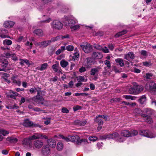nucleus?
Masks as SVG:
<instances>
[{"label": "nucleus", "mask_w": 156, "mask_h": 156, "mask_svg": "<svg viewBox=\"0 0 156 156\" xmlns=\"http://www.w3.org/2000/svg\"><path fill=\"white\" fill-rule=\"evenodd\" d=\"M79 58V53L78 52H75L74 54V55L73 56V58L75 59Z\"/></svg>", "instance_id": "69168bd1"}, {"label": "nucleus", "mask_w": 156, "mask_h": 156, "mask_svg": "<svg viewBox=\"0 0 156 156\" xmlns=\"http://www.w3.org/2000/svg\"><path fill=\"white\" fill-rule=\"evenodd\" d=\"M142 110L139 108H136L133 111V113L136 116L138 115L141 116V114H143L142 113Z\"/></svg>", "instance_id": "a878e982"}, {"label": "nucleus", "mask_w": 156, "mask_h": 156, "mask_svg": "<svg viewBox=\"0 0 156 156\" xmlns=\"http://www.w3.org/2000/svg\"><path fill=\"white\" fill-rule=\"evenodd\" d=\"M101 69V68L100 66H98L96 68H92L91 69L90 71V74L91 75L94 76L96 73H98Z\"/></svg>", "instance_id": "f3484780"}, {"label": "nucleus", "mask_w": 156, "mask_h": 156, "mask_svg": "<svg viewBox=\"0 0 156 156\" xmlns=\"http://www.w3.org/2000/svg\"><path fill=\"white\" fill-rule=\"evenodd\" d=\"M76 23V21L72 19H67L64 22V24L66 26L71 27L75 25Z\"/></svg>", "instance_id": "9b49d317"}, {"label": "nucleus", "mask_w": 156, "mask_h": 156, "mask_svg": "<svg viewBox=\"0 0 156 156\" xmlns=\"http://www.w3.org/2000/svg\"><path fill=\"white\" fill-rule=\"evenodd\" d=\"M60 39L59 36H57L55 37H54L51 39V40L52 42H55V41H57L58 39Z\"/></svg>", "instance_id": "774afa93"}, {"label": "nucleus", "mask_w": 156, "mask_h": 156, "mask_svg": "<svg viewBox=\"0 0 156 156\" xmlns=\"http://www.w3.org/2000/svg\"><path fill=\"white\" fill-rule=\"evenodd\" d=\"M140 54L141 55L144 56H147V52L144 50H141L140 52Z\"/></svg>", "instance_id": "8fccbe9b"}, {"label": "nucleus", "mask_w": 156, "mask_h": 156, "mask_svg": "<svg viewBox=\"0 0 156 156\" xmlns=\"http://www.w3.org/2000/svg\"><path fill=\"white\" fill-rule=\"evenodd\" d=\"M62 111L63 113H68L69 112V110L66 108L65 107H63L62 108Z\"/></svg>", "instance_id": "5fc2aeb1"}, {"label": "nucleus", "mask_w": 156, "mask_h": 156, "mask_svg": "<svg viewBox=\"0 0 156 156\" xmlns=\"http://www.w3.org/2000/svg\"><path fill=\"white\" fill-rule=\"evenodd\" d=\"M80 47L87 53H88L91 51L92 46L86 42H83L80 45Z\"/></svg>", "instance_id": "20e7f679"}, {"label": "nucleus", "mask_w": 156, "mask_h": 156, "mask_svg": "<svg viewBox=\"0 0 156 156\" xmlns=\"http://www.w3.org/2000/svg\"><path fill=\"white\" fill-rule=\"evenodd\" d=\"M51 26L53 28L60 30L62 27L63 24L59 21L55 20L52 22Z\"/></svg>", "instance_id": "0eeeda50"}, {"label": "nucleus", "mask_w": 156, "mask_h": 156, "mask_svg": "<svg viewBox=\"0 0 156 156\" xmlns=\"http://www.w3.org/2000/svg\"><path fill=\"white\" fill-rule=\"evenodd\" d=\"M48 66V64L47 63H44L41 65V67H40V70L43 71L46 69Z\"/></svg>", "instance_id": "4c0bfd02"}, {"label": "nucleus", "mask_w": 156, "mask_h": 156, "mask_svg": "<svg viewBox=\"0 0 156 156\" xmlns=\"http://www.w3.org/2000/svg\"><path fill=\"white\" fill-rule=\"evenodd\" d=\"M91 56L94 60L101 59L103 57L102 53L100 51H94Z\"/></svg>", "instance_id": "1a4fd4ad"}, {"label": "nucleus", "mask_w": 156, "mask_h": 156, "mask_svg": "<svg viewBox=\"0 0 156 156\" xmlns=\"http://www.w3.org/2000/svg\"><path fill=\"white\" fill-rule=\"evenodd\" d=\"M61 138L62 139H64L67 142H69L70 141V139H69V136H68V137H65L63 135H61L60 136Z\"/></svg>", "instance_id": "680f3d73"}, {"label": "nucleus", "mask_w": 156, "mask_h": 156, "mask_svg": "<svg viewBox=\"0 0 156 156\" xmlns=\"http://www.w3.org/2000/svg\"><path fill=\"white\" fill-rule=\"evenodd\" d=\"M142 114H141V117L148 123L153 122V120L151 118V115L153 113V110L149 108L144 109Z\"/></svg>", "instance_id": "f03ea898"}, {"label": "nucleus", "mask_w": 156, "mask_h": 156, "mask_svg": "<svg viewBox=\"0 0 156 156\" xmlns=\"http://www.w3.org/2000/svg\"><path fill=\"white\" fill-rule=\"evenodd\" d=\"M0 63L2 64V67L5 68L9 64V62L7 60L2 57V58L1 59Z\"/></svg>", "instance_id": "aec40b11"}, {"label": "nucleus", "mask_w": 156, "mask_h": 156, "mask_svg": "<svg viewBox=\"0 0 156 156\" xmlns=\"http://www.w3.org/2000/svg\"><path fill=\"white\" fill-rule=\"evenodd\" d=\"M109 139H116L119 136V134L116 132L108 134Z\"/></svg>", "instance_id": "c85d7f7f"}, {"label": "nucleus", "mask_w": 156, "mask_h": 156, "mask_svg": "<svg viewBox=\"0 0 156 156\" xmlns=\"http://www.w3.org/2000/svg\"><path fill=\"white\" fill-rule=\"evenodd\" d=\"M80 120H76L74 121V124L75 125L80 126Z\"/></svg>", "instance_id": "e2e57ef3"}, {"label": "nucleus", "mask_w": 156, "mask_h": 156, "mask_svg": "<svg viewBox=\"0 0 156 156\" xmlns=\"http://www.w3.org/2000/svg\"><path fill=\"white\" fill-rule=\"evenodd\" d=\"M114 70L116 73H120L121 72V71L119 70L115 66H114L113 67Z\"/></svg>", "instance_id": "338daca9"}, {"label": "nucleus", "mask_w": 156, "mask_h": 156, "mask_svg": "<svg viewBox=\"0 0 156 156\" xmlns=\"http://www.w3.org/2000/svg\"><path fill=\"white\" fill-rule=\"evenodd\" d=\"M63 148V146L62 143L58 142V143L57 146V148L58 150L60 151Z\"/></svg>", "instance_id": "a19ab883"}, {"label": "nucleus", "mask_w": 156, "mask_h": 156, "mask_svg": "<svg viewBox=\"0 0 156 156\" xmlns=\"http://www.w3.org/2000/svg\"><path fill=\"white\" fill-rule=\"evenodd\" d=\"M153 76L152 73H147L145 76L146 78L147 79H150V77Z\"/></svg>", "instance_id": "13d9d810"}, {"label": "nucleus", "mask_w": 156, "mask_h": 156, "mask_svg": "<svg viewBox=\"0 0 156 156\" xmlns=\"http://www.w3.org/2000/svg\"><path fill=\"white\" fill-rule=\"evenodd\" d=\"M87 142V140L85 139H82L80 140V139L77 141L76 144L78 145H81L83 142L85 144Z\"/></svg>", "instance_id": "c9c22d12"}, {"label": "nucleus", "mask_w": 156, "mask_h": 156, "mask_svg": "<svg viewBox=\"0 0 156 156\" xmlns=\"http://www.w3.org/2000/svg\"><path fill=\"white\" fill-rule=\"evenodd\" d=\"M115 61L117 65H119L121 67H123L125 65L123 60L122 58L116 59H115Z\"/></svg>", "instance_id": "412c9836"}, {"label": "nucleus", "mask_w": 156, "mask_h": 156, "mask_svg": "<svg viewBox=\"0 0 156 156\" xmlns=\"http://www.w3.org/2000/svg\"><path fill=\"white\" fill-rule=\"evenodd\" d=\"M121 134L124 137H129L130 136V132L128 130H123Z\"/></svg>", "instance_id": "7c9ffc66"}, {"label": "nucleus", "mask_w": 156, "mask_h": 156, "mask_svg": "<svg viewBox=\"0 0 156 156\" xmlns=\"http://www.w3.org/2000/svg\"><path fill=\"white\" fill-rule=\"evenodd\" d=\"M104 63L109 69L111 68V63L109 61L107 60H105L104 62Z\"/></svg>", "instance_id": "09e8293b"}, {"label": "nucleus", "mask_w": 156, "mask_h": 156, "mask_svg": "<svg viewBox=\"0 0 156 156\" xmlns=\"http://www.w3.org/2000/svg\"><path fill=\"white\" fill-rule=\"evenodd\" d=\"M30 140H31L29 139V137L28 138H24L23 139V142L24 144H25V145H26L29 143V141Z\"/></svg>", "instance_id": "864d4df0"}, {"label": "nucleus", "mask_w": 156, "mask_h": 156, "mask_svg": "<svg viewBox=\"0 0 156 156\" xmlns=\"http://www.w3.org/2000/svg\"><path fill=\"white\" fill-rule=\"evenodd\" d=\"M12 43V41L9 39H6L3 41V44L4 45H10Z\"/></svg>", "instance_id": "72a5a7b5"}, {"label": "nucleus", "mask_w": 156, "mask_h": 156, "mask_svg": "<svg viewBox=\"0 0 156 156\" xmlns=\"http://www.w3.org/2000/svg\"><path fill=\"white\" fill-rule=\"evenodd\" d=\"M19 108V106H18L16 105V104H14L13 105H9L7 106H6V108H8V109H12L14 108Z\"/></svg>", "instance_id": "e433bc0d"}, {"label": "nucleus", "mask_w": 156, "mask_h": 156, "mask_svg": "<svg viewBox=\"0 0 156 156\" xmlns=\"http://www.w3.org/2000/svg\"><path fill=\"white\" fill-rule=\"evenodd\" d=\"M29 90L31 94L35 93L37 91V95L33 97L32 100L38 103H41V104H43V101H44V99L43 97L41 95V94L42 93L41 88L38 87L37 88L34 87V88H31Z\"/></svg>", "instance_id": "f257e3e1"}, {"label": "nucleus", "mask_w": 156, "mask_h": 156, "mask_svg": "<svg viewBox=\"0 0 156 156\" xmlns=\"http://www.w3.org/2000/svg\"><path fill=\"white\" fill-rule=\"evenodd\" d=\"M70 27L71 29L73 30H76L79 29L80 27V26L79 25H76L71 26Z\"/></svg>", "instance_id": "c03bdc74"}, {"label": "nucleus", "mask_w": 156, "mask_h": 156, "mask_svg": "<svg viewBox=\"0 0 156 156\" xmlns=\"http://www.w3.org/2000/svg\"><path fill=\"white\" fill-rule=\"evenodd\" d=\"M51 67L55 73H61L62 70L60 67L59 66V63L58 62L52 65Z\"/></svg>", "instance_id": "ddd939ff"}, {"label": "nucleus", "mask_w": 156, "mask_h": 156, "mask_svg": "<svg viewBox=\"0 0 156 156\" xmlns=\"http://www.w3.org/2000/svg\"><path fill=\"white\" fill-rule=\"evenodd\" d=\"M9 133L8 131L5 130L4 129H1L0 130V133L4 136L8 134Z\"/></svg>", "instance_id": "ea45409f"}, {"label": "nucleus", "mask_w": 156, "mask_h": 156, "mask_svg": "<svg viewBox=\"0 0 156 156\" xmlns=\"http://www.w3.org/2000/svg\"><path fill=\"white\" fill-rule=\"evenodd\" d=\"M121 100V99L119 98H113L111 99V102H120Z\"/></svg>", "instance_id": "de8ad7c7"}, {"label": "nucleus", "mask_w": 156, "mask_h": 156, "mask_svg": "<svg viewBox=\"0 0 156 156\" xmlns=\"http://www.w3.org/2000/svg\"><path fill=\"white\" fill-rule=\"evenodd\" d=\"M44 142L41 140H36L34 141L33 144L36 148H41L43 145Z\"/></svg>", "instance_id": "4468645a"}, {"label": "nucleus", "mask_w": 156, "mask_h": 156, "mask_svg": "<svg viewBox=\"0 0 156 156\" xmlns=\"http://www.w3.org/2000/svg\"><path fill=\"white\" fill-rule=\"evenodd\" d=\"M47 142L48 145L52 148L55 147L56 145V142L54 140L52 139H48Z\"/></svg>", "instance_id": "4be33fe9"}, {"label": "nucleus", "mask_w": 156, "mask_h": 156, "mask_svg": "<svg viewBox=\"0 0 156 156\" xmlns=\"http://www.w3.org/2000/svg\"><path fill=\"white\" fill-rule=\"evenodd\" d=\"M8 33V30L5 29H2L0 30V35L1 37L5 38H10L9 36L6 35Z\"/></svg>", "instance_id": "9d476101"}, {"label": "nucleus", "mask_w": 156, "mask_h": 156, "mask_svg": "<svg viewBox=\"0 0 156 156\" xmlns=\"http://www.w3.org/2000/svg\"><path fill=\"white\" fill-rule=\"evenodd\" d=\"M6 140L10 143H15L17 142L18 140L16 138L12 137H8L6 138Z\"/></svg>", "instance_id": "cd10ccee"}, {"label": "nucleus", "mask_w": 156, "mask_h": 156, "mask_svg": "<svg viewBox=\"0 0 156 156\" xmlns=\"http://www.w3.org/2000/svg\"><path fill=\"white\" fill-rule=\"evenodd\" d=\"M41 153L44 156H48L50 153V149L48 145H44L41 149Z\"/></svg>", "instance_id": "6e6552de"}, {"label": "nucleus", "mask_w": 156, "mask_h": 156, "mask_svg": "<svg viewBox=\"0 0 156 156\" xmlns=\"http://www.w3.org/2000/svg\"><path fill=\"white\" fill-rule=\"evenodd\" d=\"M60 39H63L64 38H68L69 37V34H66V35L62 36L61 35L59 36Z\"/></svg>", "instance_id": "0e129e2a"}, {"label": "nucleus", "mask_w": 156, "mask_h": 156, "mask_svg": "<svg viewBox=\"0 0 156 156\" xmlns=\"http://www.w3.org/2000/svg\"><path fill=\"white\" fill-rule=\"evenodd\" d=\"M146 100V97L145 95L141 96L138 100V101L141 104H145Z\"/></svg>", "instance_id": "c756f323"}, {"label": "nucleus", "mask_w": 156, "mask_h": 156, "mask_svg": "<svg viewBox=\"0 0 156 156\" xmlns=\"http://www.w3.org/2000/svg\"><path fill=\"white\" fill-rule=\"evenodd\" d=\"M116 140L117 141L120 142H122L124 141V138L122 137H120L119 135V136L117 138Z\"/></svg>", "instance_id": "bf43d9fd"}, {"label": "nucleus", "mask_w": 156, "mask_h": 156, "mask_svg": "<svg viewBox=\"0 0 156 156\" xmlns=\"http://www.w3.org/2000/svg\"><path fill=\"white\" fill-rule=\"evenodd\" d=\"M77 80L79 82L80 81H85L86 82L87 80V79H85L83 76H80L77 79Z\"/></svg>", "instance_id": "a18cd8bd"}, {"label": "nucleus", "mask_w": 156, "mask_h": 156, "mask_svg": "<svg viewBox=\"0 0 156 156\" xmlns=\"http://www.w3.org/2000/svg\"><path fill=\"white\" fill-rule=\"evenodd\" d=\"M23 124L25 127H31L33 125V122L28 119H26L24 120Z\"/></svg>", "instance_id": "6ab92c4d"}, {"label": "nucleus", "mask_w": 156, "mask_h": 156, "mask_svg": "<svg viewBox=\"0 0 156 156\" xmlns=\"http://www.w3.org/2000/svg\"><path fill=\"white\" fill-rule=\"evenodd\" d=\"M51 42V40L46 41L37 43V44L40 46V47L43 46L44 47H46L48 45H50Z\"/></svg>", "instance_id": "2eb2a0df"}, {"label": "nucleus", "mask_w": 156, "mask_h": 156, "mask_svg": "<svg viewBox=\"0 0 156 156\" xmlns=\"http://www.w3.org/2000/svg\"><path fill=\"white\" fill-rule=\"evenodd\" d=\"M81 108L82 107L81 106L77 105L75 107H74L73 109L74 111H76L78 110L81 109Z\"/></svg>", "instance_id": "4d7b16f0"}, {"label": "nucleus", "mask_w": 156, "mask_h": 156, "mask_svg": "<svg viewBox=\"0 0 156 156\" xmlns=\"http://www.w3.org/2000/svg\"><path fill=\"white\" fill-rule=\"evenodd\" d=\"M38 136L40 137L39 139L41 138L42 139L44 138L45 139H47L48 138L47 136L41 134H39Z\"/></svg>", "instance_id": "052dcab7"}, {"label": "nucleus", "mask_w": 156, "mask_h": 156, "mask_svg": "<svg viewBox=\"0 0 156 156\" xmlns=\"http://www.w3.org/2000/svg\"><path fill=\"white\" fill-rule=\"evenodd\" d=\"M95 122L98 124V126H102L103 124V122L102 119H99L98 118H96L94 119Z\"/></svg>", "instance_id": "473e14b6"}, {"label": "nucleus", "mask_w": 156, "mask_h": 156, "mask_svg": "<svg viewBox=\"0 0 156 156\" xmlns=\"http://www.w3.org/2000/svg\"><path fill=\"white\" fill-rule=\"evenodd\" d=\"M60 64L62 67L65 68L69 65V63L67 61L63 59L61 61Z\"/></svg>", "instance_id": "2f4dec72"}, {"label": "nucleus", "mask_w": 156, "mask_h": 156, "mask_svg": "<svg viewBox=\"0 0 156 156\" xmlns=\"http://www.w3.org/2000/svg\"><path fill=\"white\" fill-rule=\"evenodd\" d=\"M139 134L141 135L150 138H154L155 136V135L154 134L147 130H140Z\"/></svg>", "instance_id": "39448f33"}, {"label": "nucleus", "mask_w": 156, "mask_h": 156, "mask_svg": "<svg viewBox=\"0 0 156 156\" xmlns=\"http://www.w3.org/2000/svg\"><path fill=\"white\" fill-rule=\"evenodd\" d=\"M19 94L16 92L13 91L12 90H10L7 95L8 98H12L14 99H16V96H17Z\"/></svg>", "instance_id": "dca6fc26"}, {"label": "nucleus", "mask_w": 156, "mask_h": 156, "mask_svg": "<svg viewBox=\"0 0 156 156\" xmlns=\"http://www.w3.org/2000/svg\"><path fill=\"white\" fill-rule=\"evenodd\" d=\"M99 117H100L101 118H103L105 120V121H108V119L107 117V116L106 115H98V116L96 117V118H98Z\"/></svg>", "instance_id": "3c124183"}, {"label": "nucleus", "mask_w": 156, "mask_h": 156, "mask_svg": "<svg viewBox=\"0 0 156 156\" xmlns=\"http://www.w3.org/2000/svg\"><path fill=\"white\" fill-rule=\"evenodd\" d=\"M124 98L126 99H130L132 100H134L136 98V97L131 95H126Z\"/></svg>", "instance_id": "37998d69"}, {"label": "nucleus", "mask_w": 156, "mask_h": 156, "mask_svg": "<svg viewBox=\"0 0 156 156\" xmlns=\"http://www.w3.org/2000/svg\"><path fill=\"white\" fill-rule=\"evenodd\" d=\"M145 88L147 90L155 91L156 90V84L153 81L148 82L145 85Z\"/></svg>", "instance_id": "423d86ee"}, {"label": "nucleus", "mask_w": 156, "mask_h": 156, "mask_svg": "<svg viewBox=\"0 0 156 156\" xmlns=\"http://www.w3.org/2000/svg\"><path fill=\"white\" fill-rule=\"evenodd\" d=\"M143 64L144 66L147 67H149L151 65V63L150 62H143Z\"/></svg>", "instance_id": "6e6d98bb"}, {"label": "nucleus", "mask_w": 156, "mask_h": 156, "mask_svg": "<svg viewBox=\"0 0 156 156\" xmlns=\"http://www.w3.org/2000/svg\"><path fill=\"white\" fill-rule=\"evenodd\" d=\"M66 48L68 51H71L73 50L74 48V47L72 45H69L67 46L66 47Z\"/></svg>", "instance_id": "79ce46f5"}, {"label": "nucleus", "mask_w": 156, "mask_h": 156, "mask_svg": "<svg viewBox=\"0 0 156 156\" xmlns=\"http://www.w3.org/2000/svg\"><path fill=\"white\" fill-rule=\"evenodd\" d=\"M135 57V55L133 52H129L125 55L124 58L130 61L131 59H133Z\"/></svg>", "instance_id": "f8f14e48"}, {"label": "nucleus", "mask_w": 156, "mask_h": 156, "mask_svg": "<svg viewBox=\"0 0 156 156\" xmlns=\"http://www.w3.org/2000/svg\"><path fill=\"white\" fill-rule=\"evenodd\" d=\"M94 48L99 50H102L103 48L102 47L101 45L98 44L94 45Z\"/></svg>", "instance_id": "603ef678"}, {"label": "nucleus", "mask_w": 156, "mask_h": 156, "mask_svg": "<svg viewBox=\"0 0 156 156\" xmlns=\"http://www.w3.org/2000/svg\"><path fill=\"white\" fill-rule=\"evenodd\" d=\"M15 24V23L13 21H8L5 22L3 25L6 28H10L12 27Z\"/></svg>", "instance_id": "a211bd4d"}, {"label": "nucleus", "mask_w": 156, "mask_h": 156, "mask_svg": "<svg viewBox=\"0 0 156 156\" xmlns=\"http://www.w3.org/2000/svg\"><path fill=\"white\" fill-rule=\"evenodd\" d=\"M87 63L88 66H91L94 63V59L92 57H88L86 58Z\"/></svg>", "instance_id": "5701e85b"}, {"label": "nucleus", "mask_w": 156, "mask_h": 156, "mask_svg": "<svg viewBox=\"0 0 156 156\" xmlns=\"http://www.w3.org/2000/svg\"><path fill=\"white\" fill-rule=\"evenodd\" d=\"M127 30H123L122 31L119 32L117 33L115 35V37L117 38L118 37L122 35H123L127 33Z\"/></svg>", "instance_id": "bb28decb"}, {"label": "nucleus", "mask_w": 156, "mask_h": 156, "mask_svg": "<svg viewBox=\"0 0 156 156\" xmlns=\"http://www.w3.org/2000/svg\"><path fill=\"white\" fill-rule=\"evenodd\" d=\"M138 132L135 130H132L130 132V136H134L137 135Z\"/></svg>", "instance_id": "58836bf2"}, {"label": "nucleus", "mask_w": 156, "mask_h": 156, "mask_svg": "<svg viewBox=\"0 0 156 156\" xmlns=\"http://www.w3.org/2000/svg\"><path fill=\"white\" fill-rule=\"evenodd\" d=\"M98 137L95 136H90L89 137V140L91 141H95L98 140Z\"/></svg>", "instance_id": "49530a36"}, {"label": "nucleus", "mask_w": 156, "mask_h": 156, "mask_svg": "<svg viewBox=\"0 0 156 156\" xmlns=\"http://www.w3.org/2000/svg\"><path fill=\"white\" fill-rule=\"evenodd\" d=\"M39 137L38 136V134L36 133L32 136L29 137V139L31 140H34L37 139H39Z\"/></svg>", "instance_id": "f704fd0d"}, {"label": "nucleus", "mask_w": 156, "mask_h": 156, "mask_svg": "<svg viewBox=\"0 0 156 156\" xmlns=\"http://www.w3.org/2000/svg\"><path fill=\"white\" fill-rule=\"evenodd\" d=\"M33 33L37 35L42 36L43 34V31L40 29H36L34 30Z\"/></svg>", "instance_id": "393cba45"}, {"label": "nucleus", "mask_w": 156, "mask_h": 156, "mask_svg": "<svg viewBox=\"0 0 156 156\" xmlns=\"http://www.w3.org/2000/svg\"><path fill=\"white\" fill-rule=\"evenodd\" d=\"M69 139L70 141L76 142L77 141L80 139V138L78 135H76L73 136H69Z\"/></svg>", "instance_id": "b1692460"}, {"label": "nucleus", "mask_w": 156, "mask_h": 156, "mask_svg": "<svg viewBox=\"0 0 156 156\" xmlns=\"http://www.w3.org/2000/svg\"><path fill=\"white\" fill-rule=\"evenodd\" d=\"M143 90V87L142 86L136 83L129 90L128 92L130 94H136L142 91Z\"/></svg>", "instance_id": "7ed1b4c3"}]
</instances>
